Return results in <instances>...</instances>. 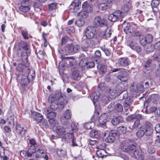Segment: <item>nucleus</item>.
<instances>
[{
	"instance_id": "obj_1",
	"label": "nucleus",
	"mask_w": 160,
	"mask_h": 160,
	"mask_svg": "<svg viewBox=\"0 0 160 160\" xmlns=\"http://www.w3.org/2000/svg\"><path fill=\"white\" fill-rule=\"evenodd\" d=\"M31 50L27 42H21L17 50V53L19 57H21L22 63L19 64L16 69L19 72H26L28 70L29 63L28 62V57L30 55Z\"/></svg>"
},
{
	"instance_id": "obj_2",
	"label": "nucleus",
	"mask_w": 160,
	"mask_h": 160,
	"mask_svg": "<svg viewBox=\"0 0 160 160\" xmlns=\"http://www.w3.org/2000/svg\"><path fill=\"white\" fill-rule=\"evenodd\" d=\"M18 79L20 84V89L22 93H24L29 87V79L27 76L20 74L18 76Z\"/></svg>"
},
{
	"instance_id": "obj_3",
	"label": "nucleus",
	"mask_w": 160,
	"mask_h": 160,
	"mask_svg": "<svg viewBox=\"0 0 160 160\" xmlns=\"http://www.w3.org/2000/svg\"><path fill=\"white\" fill-rule=\"evenodd\" d=\"M124 21L123 24L124 27V31L127 34H130L133 36H140V32L138 30H135L134 25L130 23H125Z\"/></svg>"
},
{
	"instance_id": "obj_4",
	"label": "nucleus",
	"mask_w": 160,
	"mask_h": 160,
	"mask_svg": "<svg viewBox=\"0 0 160 160\" xmlns=\"http://www.w3.org/2000/svg\"><path fill=\"white\" fill-rule=\"evenodd\" d=\"M131 142V141L129 139L122 142L121 145V149L124 152H127L130 154L133 152L136 148L135 145L129 144V143Z\"/></svg>"
},
{
	"instance_id": "obj_5",
	"label": "nucleus",
	"mask_w": 160,
	"mask_h": 160,
	"mask_svg": "<svg viewBox=\"0 0 160 160\" xmlns=\"http://www.w3.org/2000/svg\"><path fill=\"white\" fill-rule=\"evenodd\" d=\"M96 32L94 27L90 25L88 26L84 31V34L86 38L91 39L95 36Z\"/></svg>"
},
{
	"instance_id": "obj_6",
	"label": "nucleus",
	"mask_w": 160,
	"mask_h": 160,
	"mask_svg": "<svg viewBox=\"0 0 160 160\" xmlns=\"http://www.w3.org/2000/svg\"><path fill=\"white\" fill-rule=\"evenodd\" d=\"M125 16L122 12L120 10L115 11L108 16V19L111 22H115L123 18Z\"/></svg>"
},
{
	"instance_id": "obj_7",
	"label": "nucleus",
	"mask_w": 160,
	"mask_h": 160,
	"mask_svg": "<svg viewBox=\"0 0 160 160\" xmlns=\"http://www.w3.org/2000/svg\"><path fill=\"white\" fill-rule=\"evenodd\" d=\"M93 24L95 28L103 27L108 25L107 20L104 18H102L100 16H97L95 18Z\"/></svg>"
},
{
	"instance_id": "obj_8",
	"label": "nucleus",
	"mask_w": 160,
	"mask_h": 160,
	"mask_svg": "<svg viewBox=\"0 0 160 160\" xmlns=\"http://www.w3.org/2000/svg\"><path fill=\"white\" fill-rule=\"evenodd\" d=\"M139 36V42L142 46H145L147 43L152 42L153 40L152 35L150 34H147L146 35H141L140 33Z\"/></svg>"
},
{
	"instance_id": "obj_9",
	"label": "nucleus",
	"mask_w": 160,
	"mask_h": 160,
	"mask_svg": "<svg viewBox=\"0 0 160 160\" xmlns=\"http://www.w3.org/2000/svg\"><path fill=\"white\" fill-rule=\"evenodd\" d=\"M119 71H120L119 73L121 74L117 75V78L122 81L126 82L128 80V78H127L125 79H122V78H124L128 75L127 74L128 70L123 68L120 69V68H115L112 70V72H113Z\"/></svg>"
},
{
	"instance_id": "obj_10",
	"label": "nucleus",
	"mask_w": 160,
	"mask_h": 160,
	"mask_svg": "<svg viewBox=\"0 0 160 160\" xmlns=\"http://www.w3.org/2000/svg\"><path fill=\"white\" fill-rule=\"evenodd\" d=\"M35 153V155H33V158L35 159L38 158H43L45 160H48V157L45 153V151L41 149L40 146L38 148Z\"/></svg>"
},
{
	"instance_id": "obj_11",
	"label": "nucleus",
	"mask_w": 160,
	"mask_h": 160,
	"mask_svg": "<svg viewBox=\"0 0 160 160\" xmlns=\"http://www.w3.org/2000/svg\"><path fill=\"white\" fill-rule=\"evenodd\" d=\"M108 108L109 109L110 112L115 109L118 112H121L123 110V108L122 105L117 102L111 103L108 106Z\"/></svg>"
},
{
	"instance_id": "obj_12",
	"label": "nucleus",
	"mask_w": 160,
	"mask_h": 160,
	"mask_svg": "<svg viewBox=\"0 0 160 160\" xmlns=\"http://www.w3.org/2000/svg\"><path fill=\"white\" fill-rule=\"evenodd\" d=\"M71 44H68L65 46L63 49L59 48L58 49V52L61 54V56L62 55H67L69 54H72V48Z\"/></svg>"
},
{
	"instance_id": "obj_13",
	"label": "nucleus",
	"mask_w": 160,
	"mask_h": 160,
	"mask_svg": "<svg viewBox=\"0 0 160 160\" xmlns=\"http://www.w3.org/2000/svg\"><path fill=\"white\" fill-rule=\"evenodd\" d=\"M113 32V30L111 28H107V29L103 31H101L99 33V36L105 39L109 38Z\"/></svg>"
},
{
	"instance_id": "obj_14",
	"label": "nucleus",
	"mask_w": 160,
	"mask_h": 160,
	"mask_svg": "<svg viewBox=\"0 0 160 160\" xmlns=\"http://www.w3.org/2000/svg\"><path fill=\"white\" fill-rule=\"evenodd\" d=\"M131 156L138 160H142L144 157V153L142 152L140 149L133 151V152L130 154Z\"/></svg>"
},
{
	"instance_id": "obj_15",
	"label": "nucleus",
	"mask_w": 160,
	"mask_h": 160,
	"mask_svg": "<svg viewBox=\"0 0 160 160\" xmlns=\"http://www.w3.org/2000/svg\"><path fill=\"white\" fill-rule=\"evenodd\" d=\"M31 116L38 123H40L42 121H43L45 123L47 122L46 120L43 119L42 115L39 112H34L32 113Z\"/></svg>"
},
{
	"instance_id": "obj_16",
	"label": "nucleus",
	"mask_w": 160,
	"mask_h": 160,
	"mask_svg": "<svg viewBox=\"0 0 160 160\" xmlns=\"http://www.w3.org/2000/svg\"><path fill=\"white\" fill-rule=\"evenodd\" d=\"M81 2L79 0H74L69 6V9L72 10L73 12H77L79 11Z\"/></svg>"
},
{
	"instance_id": "obj_17",
	"label": "nucleus",
	"mask_w": 160,
	"mask_h": 160,
	"mask_svg": "<svg viewBox=\"0 0 160 160\" xmlns=\"http://www.w3.org/2000/svg\"><path fill=\"white\" fill-rule=\"evenodd\" d=\"M125 93L123 96L122 98L125 99L123 102V105L124 109L126 110H128L130 108V106L132 103L131 100L129 97L128 96V94L126 92Z\"/></svg>"
},
{
	"instance_id": "obj_18",
	"label": "nucleus",
	"mask_w": 160,
	"mask_h": 160,
	"mask_svg": "<svg viewBox=\"0 0 160 160\" xmlns=\"http://www.w3.org/2000/svg\"><path fill=\"white\" fill-rule=\"evenodd\" d=\"M26 130V128L19 124H17L16 126L15 133L20 136L24 135Z\"/></svg>"
},
{
	"instance_id": "obj_19",
	"label": "nucleus",
	"mask_w": 160,
	"mask_h": 160,
	"mask_svg": "<svg viewBox=\"0 0 160 160\" xmlns=\"http://www.w3.org/2000/svg\"><path fill=\"white\" fill-rule=\"evenodd\" d=\"M58 107L60 109H62L64 105L67 103V100L66 97L64 95H62L58 100Z\"/></svg>"
},
{
	"instance_id": "obj_20",
	"label": "nucleus",
	"mask_w": 160,
	"mask_h": 160,
	"mask_svg": "<svg viewBox=\"0 0 160 160\" xmlns=\"http://www.w3.org/2000/svg\"><path fill=\"white\" fill-rule=\"evenodd\" d=\"M107 118L108 115L106 113H104L102 114L98 120L99 124L100 126L104 127L106 125L107 121Z\"/></svg>"
},
{
	"instance_id": "obj_21",
	"label": "nucleus",
	"mask_w": 160,
	"mask_h": 160,
	"mask_svg": "<svg viewBox=\"0 0 160 160\" xmlns=\"http://www.w3.org/2000/svg\"><path fill=\"white\" fill-rule=\"evenodd\" d=\"M29 5V2H27L26 3V2H22L21 4V6L19 8V10L21 12H28L30 10Z\"/></svg>"
},
{
	"instance_id": "obj_22",
	"label": "nucleus",
	"mask_w": 160,
	"mask_h": 160,
	"mask_svg": "<svg viewBox=\"0 0 160 160\" xmlns=\"http://www.w3.org/2000/svg\"><path fill=\"white\" fill-rule=\"evenodd\" d=\"M118 62L120 66L125 67L128 65L129 61L127 57L122 58L118 59Z\"/></svg>"
},
{
	"instance_id": "obj_23",
	"label": "nucleus",
	"mask_w": 160,
	"mask_h": 160,
	"mask_svg": "<svg viewBox=\"0 0 160 160\" xmlns=\"http://www.w3.org/2000/svg\"><path fill=\"white\" fill-rule=\"evenodd\" d=\"M67 131L68 132L64 136L63 139H64L66 142H68L72 139L74 136L73 132L71 131L70 130L67 129Z\"/></svg>"
},
{
	"instance_id": "obj_24",
	"label": "nucleus",
	"mask_w": 160,
	"mask_h": 160,
	"mask_svg": "<svg viewBox=\"0 0 160 160\" xmlns=\"http://www.w3.org/2000/svg\"><path fill=\"white\" fill-rule=\"evenodd\" d=\"M127 84L126 86H124L122 82L117 85L115 87V90L117 92L122 93L123 92L125 91L127 87Z\"/></svg>"
},
{
	"instance_id": "obj_25",
	"label": "nucleus",
	"mask_w": 160,
	"mask_h": 160,
	"mask_svg": "<svg viewBox=\"0 0 160 160\" xmlns=\"http://www.w3.org/2000/svg\"><path fill=\"white\" fill-rule=\"evenodd\" d=\"M55 131L57 134L59 136H63L67 131V129H66L62 126H59L56 127Z\"/></svg>"
},
{
	"instance_id": "obj_26",
	"label": "nucleus",
	"mask_w": 160,
	"mask_h": 160,
	"mask_svg": "<svg viewBox=\"0 0 160 160\" xmlns=\"http://www.w3.org/2000/svg\"><path fill=\"white\" fill-rule=\"evenodd\" d=\"M116 134L113 131L110 132L108 133V136L106 139V141L107 142H114L115 139Z\"/></svg>"
},
{
	"instance_id": "obj_27",
	"label": "nucleus",
	"mask_w": 160,
	"mask_h": 160,
	"mask_svg": "<svg viewBox=\"0 0 160 160\" xmlns=\"http://www.w3.org/2000/svg\"><path fill=\"white\" fill-rule=\"evenodd\" d=\"M99 97V93L97 92L92 93L90 96V98L93 103L95 105V102L98 100Z\"/></svg>"
},
{
	"instance_id": "obj_28",
	"label": "nucleus",
	"mask_w": 160,
	"mask_h": 160,
	"mask_svg": "<svg viewBox=\"0 0 160 160\" xmlns=\"http://www.w3.org/2000/svg\"><path fill=\"white\" fill-rule=\"evenodd\" d=\"M58 107V105L56 104L54 105V103H52V104H51L50 107L48 108L47 110V112L48 113L50 112V113H53L55 112V111L56 110Z\"/></svg>"
},
{
	"instance_id": "obj_29",
	"label": "nucleus",
	"mask_w": 160,
	"mask_h": 160,
	"mask_svg": "<svg viewBox=\"0 0 160 160\" xmlns=\"http://www.w3.org/2000/svg\"><path fill=\"white\" fill-rule=\"evenodd\" d=\"M67 129L70 130L71 131L73 132H76L78 129L77 124L74 122H72L71 127L68 128H67Z\"/></svg>"
},
{
	"instance_id": "obj_30",
	"label": "nucleus",
	"mask_w": 160,
	"mask_h": 160,
	"mask_svg": "<svg viewBox=\"0 0 160 160\" xmlns=\"http://www.w3.org/2000/svg\"><path fill=\"white\" fill-rule=\"evenodd\" d=\"M95 123L93 121H92L85 123L83 126L84 128L87 129H89L93 128L95 126Z\"/></svg>"
},
{
	"instance_id": "obj_31",
	"label": "nucleus",
	"mask_w": 160,
	"mask_h": 160,
	"mask_svg": "<svg viewBox=\"0 0 160 160\" xmlns=\"http://www.w3.org/2000/svg\"><path fill=\"white\" fill-rule=\"evenodd\" d=\"M37 57L40 59H43L45 56V53L42 50L37 49L36 50Z\"/></svg>"
},
{
	"instance_id": "obj_32",
	"label": "nucleus",
	"mask_w": 160,
	"mask_h": 160,
	"mask_svg": "<svg viewBox=\"0 0 160 160\" xmlns=\"http://www.w3.org/2000/svg\"><path fill=\"white\" fill-rule=\"evenodd\" d=\"M29 143L31 144V146L30 147V148H31L37 149L39 147V145L37 144L36 140L33 139H30Z\"/></svg>"
},
{
	"instance_id": "obj_33",
	"label": "nucleus",
	"mask_w": 160,
	"mask_h": 160,
	"mask_svg": "<svg viewBox=\"0 0 160 160\" xmlns=\"http://www.w3.org/2000/svg\"><path fill=\"white\" fill-rule=\"evenodd\" d=\"M48 100L49 102L51 103V104L54 103V105L56 104L58 105V101L56 100L54 95H51L48 98Z\"/></svg>"
},
{
	"instance_id": "obj_34",
	"label": "nucleus",
	"mask_w": 160,
	"mask_h": 160,
	"mask_svg": "<svg viewBox=\"0 0 160 160\" xmlns=\"http://www.w3.org/2000/svg\"><path fill=\"white\" fill-rule=\"evenodd\" d=\"M152 80L151 79H149L147 81H144V82L143 84V87L146 88H150L152 84Z\"/></svg>"
},
{
	"instance_id": "obj_35",
	"label": "nucleus",
	"mask_w": 160,
	"mask_h": 160,
	"mask_svg": "<svg viewBox=\"0 0 160 160\" xmlns=\"http://www.w3.org/2000/svg\"><path fill=\"white\" fill-rule=\"evenodd\" d=\"M37 149L34 148H29L27 153V156L28 157H32L33 158V155H35V152H36Z\"/></svg>"
},
{
	"instance_id": "obj_36",
	"label": "nucleus",
	"mask_w": 160,
	"mask_h": 160,
	"mask_svg": "<svg viewBox=\"0 0 160 160\" xmlns=\"http://www.w3.org/2000/svg\"><path fill=\"white\" fill-rule=\"evenodd\" d=\"M72 77L74 80L78 79V78H80L81 75L80 72L77 70L73 71L72 73Z\"/></svg>"
},
{
	"instance_id": "obj_37",
	"label": "nucleus",
	"mask_w": 160,
	"mask_h": 160,
	"mask_svg": "<svg viewBox=\"0 0 160 160\" xmlns=\"http://www.w3.org/2000/svg\"><path fill=\"white\" fill-rule=\"evenodd\" d=\"M85 22V21L84 19H79L75 21V24L76 26L78 27H81L83 26Z\"/></svg>"
},
{
	"instance_id": "obj_38",
	"label": "nucleus",
	"mask_w": 160,
	"mask_h": 160,
	"mask_svg": "<svg viewBox=\"0 0 160 160\" xmlns=\"http://www.w3.org/2000/svg\"><path fill=\"white\" fill-rule=\"evenodd\" d=\"M106 151L104 149H100L97 151V154L98 157L103 158L105 156Z\"/></svg>"
},
{
	"instance_id": "obj_39",
	"label": "nucleus",
	"mask_w": 160,
	"mask_h": 160,
	"mask_svg": "<svg viewBox=\"0 0 160 160\" xmlns=\"http://www.w3.org/2000/svg\"><path fill=\"white\" fill-rule=\"evenodd\" d=\"M71 47L72 48L71 49L72 54L77 52L79 48V46L78 45H74L72 44H71Z\"/></svg>"
},
{
	"instance_id": "obj_40",
	"label": "nucleus",
	"mask_w": 160,
	"mask_h": 160,
	"mask_svg": "<svg viewBox=\"0 0 160 160\" xmlns=\"http://www.w3.org/2000/svg\"><path fill=\"white\" fill-rule=\"evenodd\" d=\"M56 114H57L56 112L50 113V112H49L47 113L46 116L50 120H52L54 119L56 117Z\"/></svg>"
},
{
	"instance_id": "obj_41",
	"label": "nucleus",
	"mask_w": 160,
	"mask_h": 160,
	"mask_svg": "<svg viewBox=\"0 0 160 160\" xmlns=\"http://www.w3.org/2000/svg\"><path fill=\"white\" fill-rule=\"evenodd\" d=\"M118 130L119 133L124 134L127 131V128L126 127L121 126L118 128Z\"/></svg>"
},
{
	"instance_id": "obj_42",
	"label": "nucleus",
	"mask_w": 160,
	"mask_h": 160,
	"mask_svg": "<svg viewBox=\"0 0 160 160\" xmlns=\"http://www.w3.org/2000/svg\"><path fill=\"white\" fill-rule=\"evenodd\" d=\"M35 76V74L33 70H30L28 73V77H27L29 80H33Z\"/></svg>"
},
{
	"instance_id": "obj_43",
	"label": "nucleus",
	"mask_w": 160,
	"mask_h": 160,
	"mask_svg": "<svg viewBox=\"0 0 160 160\" xmlns=\"http://www.w3.org/2000/svg\"><path fill=\"white\" fill-rule=\"evenodd\" d=\"M78 15L80 17L83 18H85L88 16V12L86 11H81L78 12Z\"/></svg>"
},
{
	"instance_id": "obj_44",
	"label": "nucleus",
	"mask_w": 160,
	"mask_h": 160,
	"mask_svg": "<svg viewBox=\"0 0 160 160\" xmlns=\"http://www.w3.org/2000/svg\"><path fill=\"white\" fill-rule=\"evenodd\" d=\"M62 95H63L62 94L61 91L59 90L56 91L54 95V96L55 98V99H56V100L58 101L61 97V96H62Z\"/></svg>"
},
{
	"instance_id": "obj_45",
	"label": "nucleus",
	"mask_w": 160,
	"mask_h": 160,
	"mask_svg": "<svg viewBox=\"0 0 160 160\" xmlns=\"http://www.w3.org/2000/svg\"><path fill=\"white\" fill-rule=\"evenodd\" d=\"M145 131L142 129L138 130L136 133V135L137 137L141 138L145 134Z\"/></svg>"
},
{
	"instance_id": "obj_46",
	"label": "nucleus",
	"mask_w": 160,
	"mask_h": 160,
	"mask_svg": "<svg viewBox=\"0 0 160 160\" xmlns=\"http://www.w3.org/2000/svg\"><path fill=\"white\" fill-rule=\"evenodd\" d=\"M85 66L87 68H90L94 67L95 66V63L93 62H89L85 63Z\"/></svg>"
},
{
	"instance_id": "obj_47",
	"label": "nucleus",
	"mask_w": 160,
	"mask_h": 160,
	"mask_svg": "<svg viewBox=\"0 0 160 160\" xmlns=\"http://www.w3.org/2000/svg\"><path fill=\"white\" fill-rule=\"evenodd\" d=\"M66 118L64 116H62L60 118L61 122L63 124H66L68 122V120L69 119Z\"/></svg>"
},
{
	"instance_id": "obj_48",
	"label": "nucleus",
	"mask_w": 160,
	"mask_h": 160,
	"mask_svg": "<svg viewBox=\"0 0 160 160\" xmlns=\"http://www.w3.org/2000/svg\"><path fill=\"white\" fill-rule=\"evenodd\" d=\"M159 4V2L157 0H152L151 3L152 8L157 7Z\"/></svg>"
},
{
	"instance_id": "obj_49",
	"label": "nucleus",
	"mask_w": 160,
	"mask_h": 160,
	"mask_svg": "<svg viewBox=\"0 0 160 160\" xmlns=\"http://www.w3.org/2000/svg\"><path fill=\"white\" fill-rule=\"evenodd\" d=\"M71 111L69 110H67L65 112L63 116L69 119L71 118Z\"/></svg>"
},
{
	"instance_id": "obj_50",
	"label": "nucleus",
	"mask_w": 160,
	"mask_h": 160,
	"mask_svg": "<svg viewBox=\"0 0 160 160\" xmlns=\"http://www.w3.org/2000/svg\"><path fill=\"white\" fill-rule=\"evenodd\" d=\"M99 114L98 111L96 110L94 112L92 117L91 119V120L94 121L95 120H97L98 118Z\"/></svg>"
},
{
	"instance_id": "obj_51",
	"label": "nucleus",
	"mask_w": 160,
	"mask_h": 160,
	"mask_svg": "<svg viewBox=\"0 0 160 160\" xmlns=\"http://www.w3.org/2000/svg\"><path fill=\"white\" fill-rule=\"evenodd\" d=\"M155 151V149L152 145H149L148 146V152L150 153H153Z\"/></svg>"
},
{
	"instance_id": "obj_52",
	"label": "nucleus",
	"mask_w": 160,
	"mask_h": 160,
	"mask_svg": "<svg viewBox=\"0 0 160 160\" xmlns=\"http://www.w3.org/2000/svg\"><path fill=\"white\" fill-rule=\"evenodd\" d=\"M22 33L24 38L25 39H28V33L26 29L22 30Z\"/></svg>"
},
{
	"instance_id": "obj_53",
	"label": "nucleus",
	"mask_w": 160,
	"mask_h": 160,
	"mask_svg": "<svg viewBox=\"0 0 160 160\" xmlns=\"http://www.w3.org/2000/svg\"><path fill=\"white\" fill-rule=\"evenodd\" d=\"M107 70V67L105 65H102L101 66L99 70V73L101 74H103L105 73Z\"/></svg>"
},
{
	"instance_id": "obj_54",
	"label": "nucleus",
	"mask_w": 160,
	"mask_h": 160,
	"mask_svg": "<svg viewBox=\"0 0 160 160\" xmlns=\"http://www.w3.org/2000/svg\"><path fill=\"white\" fill-rule=\"evenodd\" d=\"M56 8V4L53 3L48 5V9L49 11H52Z\"/></svg>"
},
{
	"instance_id": "obj_55",
	"label": "nucleus",
	"mask_w": 160,
	"mask_h": 160,
	"mask_svg": "<svg viewBox=\"0 0 160 160\" xmlns=\"http://www.w3.org/2000/svg\"><path fill=\"white\" fill-rule=\"evenodd\" d=\"M122 11L124 12H127L129 10V8L128 5H123L122 8Z\"/></svg>"
},
{
	"instance_id": "obj_56",
	"label": "nucleus",
	"mask_w": 160,
	"mask_h": 160,
	"mask_svg": "<svg viewBox=\"0 0 160 160\" xmlns=\"http://www.w3.org/2000/svg\"><path fill=\"white\" fill-rule=\"evenodd\" d=\"M65 152L62 149H58L57 151V155L60 157H63L65 154Z\"/></svg>"
},
{
	"instance_id": "obj_57",
	"label": "nucleus",
	"mask_w": 160,
	"mask_h": 160,
	"mask_svg": "<svg viewBox=\"0 0 160 160\" xmlns=\"http://www.w3.org/2000/svg\"><path fill=\"white\" fill-rule=\"evenodd\" d=\"M130 90L132 92H137L138 91H140V90L138 88L137 85L133 84L132 86V87L130 88Z\"/></svg>"
},
{
	"instance_id": "obj_58",
	"label": "nucleus",
	"mask_w": 160,
	"mask_h": 160,
	"mask_svg": "<svg viewBox=\"0 0 160 160\" xmlns=\"http://www.w3.org/2000/svg\"><path fill=\"white\" fill-rule=\"evenodd\" d=\"M108 6L105 3H102L99 5V8L100 9L102 10H104L107 8Z\"/></svg>"
},
{
	"instance_id": "obj_59",
	"label": "nucleus",
	"mask_w": 160,
	"mask_h": 160,
	"mask_svg": "<svg viewBox=\"0 0 160 160\" xmlns=\"http://www.w3.org/2000/svg\"><path fill=\"white\" fill-rule=\"evenodd\" d=\"M85 10L88 13L91 12L92 10V5L91 4H88L85 9Z\"/></svg>"
},
{
	"instance_id": "obj_60",
	"label": "nucleus",
	"mask_w": 160,
	"mask_h": 160,
	"mask_svg": "<svg viewBox=\"0 0 160 160\" xmlns=\"http://www.w3.org/2000/svg\"><path fill=\"white\" fill-rule=\"evenodd\" d=\"M133 50H135L138 53H139L141 52L142 48L140 46L137 45L136 46L134 47V48H133Z\"/></svg>"
},
{
	"instance_id": "obj_61",
	"label": "nucleus",
	"mask_w": 160,
	"mask_h": 160,
	"mask_svg": "<svg viewBox=\"0 0 160 160\" xmlns=\"http://www.w3.org/2000/svg\"><path fill=\"white\" fill-rule=\"evenodd\" d=\"M140 124L139 120H136L133 126L132 129H135L137 128L139 126Z\"/></svg>"
},
{
	"instance_id": "obj_62",
	"label": "nucleus",
	"mask_w": 160,
	"mask_h": 160,
	"mask_svg": "<svg viewBox=\"0 0 160 160\" xmlns=\"http://www.w3.org/2000/svg\"><path fill=\"white\" fill-rule=\"evenodd\" d=\"M151 99L154 101H156L159 100V97L157 94L152 95L151 96Z\"/></svg>"
},
{
	"instance_id": "obj_63",
	"label": "nucleus",
	"mask_w": 160,
	"mask_h": 160,
	"mask_svg": "<svg viewBox=\"0 0 160 160\" xmlns=\"http://www.w3.org/2000/svg\"><path fill=\"white\" fill-rule=\"evenodd\" d=\"M98 132L96 130H92L90 132V135L91 137H95L98 134Z\"/></svg>"
},
{
	"instance_id": "obj_64",
	"label": "nucleus",
	"mask_w": 160,
	"mask_h": 160,
	"mask_svg": "<svg viewBox=\"0 0 160 160\" xmlns=\"http://www.w3.org/2000/svg\"><path fill=\"white\" fill-rule=\"evenodd\" d=\"M155 49L160 50V41L155 42L154 44Z\"/></svg>"
}]
</instances>
